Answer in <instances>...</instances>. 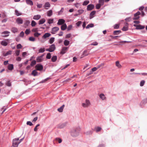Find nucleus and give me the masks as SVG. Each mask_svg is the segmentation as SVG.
<instances>
[{
	"mask_svg": "<svg viewBox=\"0 0 147 147\" xmlns=\"http://www.w3.org/2000/svg\"><path fill=\"white\" fill-rule=\"evenodd\" d=\"M49 49L50 52H53L55 49V47L54 45L52 44L50 46Z\"/></svg>",
	"mask_w": 147,
	"mask_h": 147,
	"instance_id": "ddd939ff",
	"label": "nucleus"
},
{
	"mask_svg": "<svg viewBox=\"0 0 147 147\" xmlns=\"http://www.w3.org/2000/svg\"><path fill=\"white\" fill-rule=\"evenodd\" d=\"M51 54L50 53H48L47 54L46 56V58L47 59H50L51 58Z\"/></svg>",
	"mask_w": 147,
	"mask_h": 147,
	"instance_id": "864d4df0",
	"label": "nucleus"
},
{
	"mask_svg": "<svg viewBox=\"0 0 147 147\" xmlns=\"http://www.w3.org/2000/svg\"><path fill=\"white\" fill-rule=\"evenodd\" d=\"M98 2L102 6L104 4V0H99Z\"/></svg>",
	"mask_w": 147,
	"mask_h": 147,
	"instance_id": "a18cd8bd",
	"label": "nucleus"
},
{
	"mask_svg": "<svg viewBox=\"0 0 147 147\" xmlns=\"http://www.w3.org/2000/svg\"><path fill=\"white\" fill-rule=\"evenodd\" d=\"M68 47H63L60 53L61 54H63L65 53L66 51L68 49Z\"/></svg>",
	"mask_w": 147,
	"mask_h": 147,
	"instance_id": "0eeeda50",
	"label": "nucleus"
},
{
	"mask_svg": "<svg viewBox=\"0 0 147 147\" xmlns=\"http://www.w3.org/2000/svg\"><path fill=\"white\" fill-rule=\"evenodd\" d=\"M32 74L34 76H36L38 75V72L36 70H34L32 73Z\"/></svg>",
	"mask_w": 147,
	"mask_h": 147,
	"instance_id": "c85d7f7f",
	"label": "nucleus"
},
{
	"mask_svg": "<svg viewBox=\"0 0 147 147\" xmlns=\"http://www.w3.org/2000/svg\"><path fill=\"white\" fill-rule=\"evenodd\" d=\"M42 4L37 3V7L39 8H41L42 7Z\"/></svg>",
	"mask_w": 147,
	"mask_h": 147,
	"instance_id": "338daca9",
	"label": "nucleus"
},
{
	"mask_svg": "<svg viewBox=\"0 0 147 147\" xmlns=\"http://www.w3.org/2000/svg\"><path fill=\"white\" fill-rule=\"evenodd\" d=\"M26 4L28 5L32 6L33 5V3L31 0H26Z\"/></svg>",
	"mask_w": 147,
	"mask_h": 147,
	"instance_id": "dca6fc26",
	"label": "nucleus"
},
{
	"mask_svg": "<svg viewBox=\"0 0 147 147\" xmlns=\"http://www.w3.org/2000/svg\"><path fill=\"white\" fill-rule=\"evenodd\" d=\"M44 55H42L37 57L36 59L37 61L38 62H42L43 60L42 57Z\"/></svg>",
	"mask_w": 147,
	"mask_h": 147,
	"instance_id": "2eb2a0df",
	"label": "nucleus"
},
{
	"mask_svg": "<svg viewBox=\"0 0 147 147\" xmlns=\"http://www.w3.org/2000/svg\"><path fill=\"white\" fill-rule=\"evenodd\" d=\"M38 31V28H34L32 29V32H35V33L37 32Z\"/></svg>",
	"mask_w": 147,
	"mask_h": 147,
	"instance_id": "3c124183",
	"label": "nucleus"
},
{
	"mask_svg": "<svg viewBox=\"0 0 147 147\" xmlns=\"http://www.w3.org/2000/svg\"><path fill=\"white\" fill-rule=\"evenodd\" d=\"M99 96L102 100H104L106 99V97L103 94H100Z\"/></svg>",
	"mask_w": 147,
	"mask_h": 147,
	"instance_id": "393cba45",
	"label": "nucleus"
},
{
	"mask_svg": "<svg viewBox=\"0 0 147 147\" xmlns=\"http://www.w3.org/2000/svg\"><path fill=\"white\" fill-rule=\"evenodd\" d=\"M116 66L118 68H120L121 67V65L119 63V62L118 61L116 62Z\"/></svg>",
	"mask_w": 147,
	"mask_h": 147,
	"instance_id": "c756f323",
	"label": "nucleus"
},
{
	"mask_svg": "<svg viewBox=\"0 0 147 147\" xmlns=\"http://www.w3.org/2000/svg\"><path fill=\"white\" fill-rule=\"evenodd\" d=\"M16 22L18 24H21L23 23V20L21 18H18L16 19Z\"/></svg>",
	"mask_w": 147,
	"mask_h": 147,
	"instance_id": "f8f14e48",
	"label": "nucleus"
},
{
	"mask_svg": "<svg viewBox=\"0 0 147 147\" xmlns=\"http://www.w3.org/2000/svg\"><path fill=\"white\" fill-rule=\"evenodd\" d=\"M92 132L91 130H89L85 133V134L86 135H89L91 134H92Z\"/></svg>",
	"mask_w": 147,
	"mask_h": 147,
	"instance_id": "ea45409f",
	"label": "nucleus"
},
{
	"mask_svg": "<svg viewBox=\"0 0 147 147\" xmlns=\"http://www.w3.org/2000/svg\"><path fill=\"white\" fill-rule=\"evenodd\" d=\"M36 23L34 20H32V21L31 25L32 27L36 25Z\"/></svg>",
	"mask_w": 147,
	"mask_h": 147,
	"instance_id": "37998d69",
	"label": "nucleus"
},
{
	"mask_svg": "<svg viewBox=\"0 0 147 147\" xmlns=\"http://www.w3.org/2000/svg\"><path fill=\"white\" fill-rule=\"evenodd\" d=\"M67 26L66 24H63L61 27V29L62 30H64L67 28Z\"/></svg>",
	"mask_w": 147,
	"mask_h": 147,
	"instance_id": "b1692460",
	"label": "nucleus"
},
{
	"mask_svg": "<svg viewBox=\"0 0 147 147\" xmlns=\"http://www.w3.org/2000/svg\"><path fill=\"white\" fill-rule=\"evenodd\" d=\"M64 45L65 46H67L69 45V41L67 40H65L64 42Z\"/></svg>",
	"mask_w": 147,
	"mask_h": 147,
	"instance_id": "2f4dec72",
	"label": "nucleus"
},
{
	"mask_svg": "<svg viewBox=\"0 0 147 147\" xmlns=\"http://www.w3.org/2000/svg\"><path fill=\"white\" fill-rule=\"evenodd\" d=\"M98 45V43L96 42H94L92 43L90 45H91L96 46Z\"/></svg>",
	"mask_w": 147,
	"mask_h": 147,
	"instance_id": "680f3d73",
	"label": "nucleus"
},
{
	"mask_svg": "<svg viewBox=\"0 0 147 147\" xmlns=\"http://www.w3.org/2000/svg\"><path fill=\"white\" fill-rule=\"evenodd\" d=\"M30 23V22L29 21L27 20L24 23V25L26 26H28Z\"/></svg>",
	"mask_w": 147,
	"mask_h": 147,
	"instance_id": "4d7b16f0",
	"label": "nucleus"
},
{
	"mask_svg": "<svg viewBox=\"0 0 147 147\" xmlns=\"http://www.w3.org/2000/svg\"><path fill=\"white\" fill-rule=\"evenodd\" d=\"M8 40H2L1 41V43L2 45L6 46L8 45Z\"/></svg>",
	"mask_w": 147,
	"mask_h": 147,
	"instance_id": "1a4fd4ad",
	"label": "nucleus"
},
{
	"mask_svg": "<svg viewBox=\"0 0 147 147\" xmlns=\"http://www.w3.org/2000/svg\"><path fill=\"white\" fill-rule=\"evenodd\" d=\"M90 101L88 100H86L85 103H83L82 104V107L84 108L88 107L90 105Z\"/></svg>",
	"mask_w": 147,
	"mask_h": 147,
	"instance_id": "7ed1b4c3",
	"label": "nucleus"
},
{
	"mask_svg": "<svg viewBox=\"0 0 147 147\" xmlns=\"http://www.w3.org/2000/svg\"><path fill=\"white\" fill-rule=\"evenodd\" d=\"M26 124L30 126L33 125V124L30 121H27L26 123Z\"/></svg>",
	"mask_w": 147,
	"mask_h": 147,
	"instance_id": "774afa93",
	"label": "nucleus"
},
{
	"mask_svg": "<svg viewBox=\"0 0 147 147\" xmlns=\"http://www.w3.org/2000/svg\"><path fill=\"white\" fill-rule=\"evenodd\" d=\"M89 1H84L83 3V5H86L89 3Z\"/></svg>",
	"mask_w": 147,
	"mask_h": 147,
	"instance_id": "603ef678",
	"label": "nucleus"
},
{
	"mask_svg": "<svg viewBox=\"0 0 147 147\" xmlns=\"http://www.w3.org/2000/svg\"><path fill=\"white\" fill-rule=\"evenodd\" d=\"M11 31L13 33H15L17 32L18 30L16 28L13 27L12 28Z\"/></svg>",
	"mask_w": 147,
	"mask_h": 147,
	"instance_id": "72a5a7b5",
	"label": "nucleus"
},
{
	"mask_svg": "<svg viewBox=\"0 0 147 147\" xmlns=\"http://www.w3.org/2000/svg\"><path fill=\"white\" fill-rule=\"evenodd\" d=\"M64 106V105H63L61 107L58 109V111L60 112H62L63 111Z\"/></svg>",
	"mask_w": 147,
	"mask_h": 147,
	"instance_id": "a878e982",
	"label": "nucleus"
},
{
	"mask_svg": "<svg viewBox=\"0 0 147 147\" xmlns=\"http://www.w3.org/2000/svg\"><path fill=\"white\" fill-rule=\"evenodd\" d=\"M94 26V24H88L86 27V29H88L90 28H92Z\"/></svg>",
	"mask_w": 147,
	"mask_h": 147,
	"instance_id": "f704fd0d",
	"label": "nucleus"
},
{
	"mask_svg": "<svg viewBox=\"0 0 147 147\" xmlns=\"http://www.w3.org/2000/svg\"><path fill=\"white\" fill-rule=\"evenodd\" d=\"M59 30V28L58 27H54L52 28L51 33L52 34H55Z\"/></svg>",
	"mask_w": 147,
	"mask_h": 147,
	"instance_id": "423d86ee",
	"label": "nucleus"
},
{
	"mask_svg": "<svg viewBox=\"0 0 147 147\" xmlns=\"http://www.w3.org/2000/svg\"><path fill=\"white\" fill-rule=\"evenodd\" d=\"M145 83V81L144 80L141 81L140 83V86H144Z\"/></svg>",
	"mask_w": 147,
	"mask_h": 147,
	"instance_id": "0e129e2a",
	"label": "nucleus"
},
{
	"mask_svg": "<svg viewBox=\"0 0 147 147\" xmlns=\"http://www.w3.org/2000/svg\"><path fill=\"white\" fill-rule=\"evenodd\" d=\"M55 38L53 37H52L49 40V42L50 44L52 43L54 41Z\"/></svg>",
	"mask_w": 147,
	"mask_h": 147,
	"instance_id": "49530a36",
	"label": "nucleus"
},
{
	"mask_svg": "<svg viewBox=\"0 0 147 147\" xmlns=\"http://www.w3.org/2000/svg\"><path fill=\"white\" fill-rule=\"evenodd\" d=\"M15 13L18 16H20L22 15V13L19 12V11L17 10H15Z\"/></svg>",
	"mask_w": 147,
	"mask_h": 147,
	"instance_id": "c9c22d12",
	"label": "nucleus"
},
{
	"mask_svg": "<svg viewBox=\"0 0 147 147\" xmlns=\"http://www.w3.org/2000/svg\"><path fill=\"white\" fill-rule=\"evenodd\" d=\"M147 102V98L144 99L140 103V105L141 104H144Z\"/></svg>",
	"mask_w": 147,
	"mask_h": 147,
	"instance_id": "4c0bfd02",
	"label": "nucleus"
},
{
	"mask_svg": "<svg viewBox=\"0 0 147 147\" xmlns=\"http://www.w3.org/2000/svg\"><path fill=\"white\" fill-rule=\"evenodd\" d=\"M22 46L21 45V44H19L17 45L16 48L17 49H21L22 48Z\"/></svg>",
	"mask_w": 147,
	"mask_h": 147,
	"instance_id": "5fc2aeb1",
	"label": "nucleus"
},
{
	"mask_svg": "<svg viewBox=\"0 0 147 147\" xmlns=\"http://www.w3.org/2000/svg\"><path fill=\"white\" fill-rule=\"evenodd\" d=\"M55 140L58 141L59 143H60L62 142L61 139L59 138H55Z\"/></svg>",
	"mask_w": 147,
	"mask_h": 147,
	"instance_id": "c03bdc74",
	"label": "nucleus"
},
{
	"mask_svg": "<svg viewBox=\"0 0 147 147\" xmlns=\"http://www.w3.org/2000/svg\"><path fill=\"white\" fill-rule=\"evenodd\" d=\"M101 129V128L100 127H98L95 128V130L96 132L100 131Z\"/></svg>",
	"mask_w": 147,
	"mask_h": 147,
	"instance_id": "a19ab883",
	"label": "nucleus"
},
{
	"mask_svg": "<svg viewBox=\"0 0 147 147\" xmlns=\"http://www.w3.org/2000/svg\"><path fill=\"white\" fill-rule=\"evenodd\" d=\"M41 17L40 15H35L34 16L33 19L35 20H38Z\"/></svg>",
	"mask_w": 147,
	"mask_h": 147,
	"instance_id": "aec40b11",
	"label": "nucleus"
},
{
	"mask_svg": "<svg viewBox=\"0 0 147 147\" xmlns=\"http://www.w3.org/2000/svg\"><path fill=\"white\" fill-rule=\"evenodd\" d=\"M66 125V123L60 124L58 125V127L60 128H62L64 127Z\"/></svg>",
	"mask_w": 147,
	"mask_h": 147,
	"instance_id": "412c9836",
	"label": "nucleus"
},
{
	"mask_svg": "<svg viewBox=\"0 0 147 147\" xmlns=\"http://www.w3.org/2000/svg\"><path fill=\"white\" fill-rule=\"evenodd\" d=\"M47 15L49 17H50L52 15L53 12L52 10H50L47 12Z\"/></svg>",
	"mask_w": 147,
	"mask_h": 147,
	"instance_id": "bb28decb",
	"label": "nucleus"
},
{
	"mask_svg": "<svg viewBox=\"0 0 147 147\" xmlns=\"http://www.w3.org/2000/svg\"><path fill=\"white\" fill-rule=\"evenodd\" d=\"M134 26L136 27V30L143 29L145 28V26H142L141 25H136L134 24Z\"/></svg>",
	"mask_w": 147,
	"mask_h": 147,
	"instance_id": "39448f33",
	"label": "nucleus"
},
{
	"mask_svg": "<svg viewBox=\"0 0 147 147\" xmlns=\"http://www.w3.org/2000/svg\"><path fill=\"white\" fill-rule=\"evenodd\" d=\"M53 19H50L48 20V23L49 24H51L53 23Z\"/></svg>",
	"mask_w": 147,
	"mask_h": 147,
	"instance_id": "09e8293b",
	"label": "nucleus"
},
{
	"mask_svg": "<svg viewBox=\"0 0 147 147\" xmlns=\"http://www.w3.org/2000/svg\"><path fill=\"white\" fill-rule=\"evenodd\" d=\"M10 32L8 31H5L2 33L1 34L4 37H7L9 36V34Z\"/></svg>",
	"mask_w": 147,
	"mask_h": 147,
	"instance_id": "9d476101",
	"label": "nucleus"
},
{
	"mask_svg": "<svg viewBox=\"0 0 147 147\" xmlns=\"http://www.w3.org/2000/svg\"><path fill=\"white\" fill-rule=\"evenodd\" d=\"M141 14L140 12V11H138L136 13L134 14V18H133L134 20H136L140 18L139 16Z\"/></svg>",
	"mask_w": 147,
	"mask_h": 147,
	"instance_id": "20e7f679",
	"label": "nucleus"
},
{
	"mask_svg": "<svg viewBox=\"0 0 147 147\" xmlns=\"http://www.w3.org/2000/svg\"><path fill=\"white\" fill-rule=\"evenodd\" d=\"M82 22L81 21H79L76 24V26L78 27H79L82 24Z\"/></svg>",
	"mask_w": 147,
	"mask_h": 147,
	"instance_id": "de8ad7c7",
	"label": "nucleus"
},
{
	"mask_svg": "<svg viewBox=\"0 0 147 147\" xmlns=\"http://www.w3.org/2000/svg\"><path fill=\"white\" fill-rule=\"evenodd\" d=\"M13 69V66L12 64H9L8 66V69L9 70H12Z\"/></svg>",
	"mask_w": 147,
	"mask_h": 147,
	"instance_id": "4be33fe9",
	"label": "nucleus"
},
{
	"mask_svg": "<svg viewBox=\"0 0 147 147\" xmlns=\"http://www.w3.org/2000/svg\"><path fill=\"white\" fill-rule=\"evenodd\" d=\"M84 11L83 10L80 9V10H78V14H79V15H80Z\"/></svg>",
	"mask_w": 147,
	"mask_h": 147,
	"instance_id": "bf43d9fd",
	"label": "nucleus"
},
{
	"mask_svg": "<svg viewBox=\"0 0 147 147\" xmlns=\"http://www.w3.org/2000/svg\"><path fill=\"white\" fill-rule=\"evenodd\" d=\"M36 61L33 60V61H32V62L30 64L31 66H33L34 65L36 64Z\"/></svg>",
	"mask_w": 147,
	"mask_h": 147,
	"instance_id": "13d9d810",
	"label": "nucleus"
},
{
	"mask_svg": "<svg viewBox=\"0 0 147 147\" xmlns=\"http://www.w3.org/2000/svg\"><path fill=\"white\" fill-rule=\"evenodd\" d=\"M37 70L40 71L43 69L42 65L40 64H37L35 66Z\"/></svg>",
	"mask_w": 147,
	"mask_h": 147,
	"instance_id": "6e6552de",
	"label": "nucleus"
},
{
	"mask_svg": "<svg viewBox=\"0 0 147 147\" xmlns=\"http://www.w3.org/2000/svg\"><path fill=\"white\" fill-rule=\"evenodd\" d=\"M101 6V5H100V4H99V3L97 4L96 5V9H98L100 8V7Z\"/></svg>",
	"mask_w": 147,
	"mask_h": 147,
	"instance_id": "69168bd1",
	"label": "nucleus"
},
{
	"mask_svg": "<svg viewBox=\"0 0 147 147\" xmlns=\"http://www.w3.org/2000/svg\"><path fill=\"white\" fill-rule=\"evenodd\" d=\"M96 11H92L90 14V19H91L93 17V16L95 14Z\"/></svg>",
	"mask_w": 147,
	"mask_h": 147,
	"instance_id": "5701e85b",
	"label": "nucleus"
},
{
	"mask_svg": "<svg viewBox=\"0 0 147 147\" xmlns=\"http://www.w3.org/2000/svg\"><path fill=\"white\" fill-rule=\"evenodd\" d=\"M29 40L32 41H34L35 40V38L33 37H30L29 38Z\"/></svg>",
	"mask_w": 147,
	"mask_h": 147,
	"instance_id": "6e6d98bb",
	"label": "nucleus"
},
{
	"mask_svg": "<svg viewBox=\"0 0 147 147\" xmlns=\"http://www.w3.org/2000/svg\"><path fill=\"white\" fill-rule=\"evenodd\" d=\"M12 52V51H7L6 53L3 54V55L4 56H7L9 55H10L11 54Z\"/></svg>",
	"mask_w": 147,
	"mask_h": 147,
	"instance_id": "7c9ffc66",
	"label": "nucleus"
},
{
	"mask_svg": "<svg viewBox=\"0 0 147 147\" xmlns=\"http://www.w3.org/2000/svg\"><path fill=\"white\" fill-rule=\"evenodd\" d=\"M51 7V5L50 3L48 2H47L45 3L44 5V7L46 9H48L47 7L49 8Z\"/></svg>",
	"mask_w": 147,
	"mask_h": 147,
	"instance_id": "6ab92c4d",
	"label": "nucleus"
},
{
	"mask_svg": "<svg viewBox=\"0 0 147 147\" xmlns=\"http://www.w3.org/2000/svg\"><path fill=\"white\" fill-rule=\"evenodd\" d=\"M57 59L56 56H53L51 58V61L53 62H55Z\"/></svg>",
	"mask_w": 147,
	"mask_h": 147,
	"instance_id": "473e14b6",
	"label": "nucleus"
},
{
	"mask_svg": "<svg viewBox=\"0 0 147 147\" xmlns=\"http://www.w3.org/2000/svg\"><path fill=\"white\" fill-rule=\"evenodd\" d=\"M45 22V19H42L40 20L39 21V24H44Z\"/></svg>",
	"mask_w": 147,
	"mask_h": 147,
	"instance_id": "cd10ccee",
	"label": "nucleus"
},
{
	"mask_svg": "<svg viewBox=\"0 0 147 147\" xmlns=\"http://www.w3.org/2000/svg\"><path fill=\"white\" fill-rule=\"evenodd\" d=\"M45 51V49L43 48H40L38 51V53H42Z\"/></svg>",
	"mask_w": 147,
	"mask_h": 147,
	"instance_id": "58836bf2",
	"label": "nucleus"
},
{
	"mask_svg": "<svg viewBox=\"0 0 147 147\" xmlns=\"http://www.w3.org/2000/svg\"><path fill=\"white\" fill-rule=\"evenodd\" d=\"M20 142L21 141L19 140V138L14 139L13 141V146L14 147H17Z\"/></svg>",
	"mask_w": 147,
	"mask_h": 147,
	"instance_id": "f03ea898",
	"label": "nucleus"
},
{
	"mask_svg": "<svg viewBox=\"0 0 147 147\" xmlns=\"http://www.w3.org/2000/svg\"><path fill=\"white\" fill-rule=\"evenodd\" d=\"M65 20L63 19H60L58 20L57 24L58 25H61L64 24L65 22Z\"/></svg>",
	"mask_w": 147,
	"mask_h": 147,
	"instance_id": "4468645a",
	"label": "nucleus"
},
{
	"mask_svg": "<svg viewBox=\"0 0 147 147\" xmlns=\"http://www.w3.org/2000/svg\"><path fill=\"white\" fill-rule=\"evenodd\" d=\"M94 5L93 4L89 5L87 7V10L88 11L91 10L94 8Z\"/></svg>",
	"mask_w": 147,
	"mask_h": 147,
	"instance_id": "9b49d317",
	"label": "nucleus"
},
{
	"mask_svg": "<svg viewBox=\"0 0 147 147\" xmlns=\"http://www.w3.org/2000/svg\"><path fill=\"white\" fill-rule=\"evenodd\" d=\"M119 24H116L113 26V28L115 29H117L119 28Z\"/></svg>",
	"mask_w": 147,
	"mask_h": 147,
	"instance_id": "79ce46f5",
	"label": "nucleus"
},
{
	"mask_svg": "<svg viewBox=\"0 0 147 147\" xmlns=\"http://www.w3.org/2000/svg\"><path fill=\"white\" fill-rule=\"evenodd\" d=\"M121 32V30H115L113 32V34L114 35H117L119 33Z\"/></svg>",
	"mask_w": 147,
	"mask_h": 147,
	"instance_id": "e433bc0d",
	"label": "nucleus"
},
{
	"mask_svg": "<svg viewBox=\"0 0 147 147\" xmlns=\"http://www.w3.org/2000/svg\"><path fill=\"white\" fill-rule=\"evenodd\" d=\"M51 35L49 33H45L42 36L43 38H47L49 37Z\"/></svg>",
	"mask_w": 147,
	"mask_h": 147,
	"instance_id": "a211bd4d",
	"label": "nucleus"
},
{
	"mask_svg": "<svg viewBox=\"0 0 147 147\" xmlns=\"http://www.w3.org/2000/svg\"><path fill=\"white\" fill-rule=\"evenodd\" d=\"M30 32L29 29H27L25 31V33L26 35H28L30 33Z\"/></svg>",
	"mask_w": 147,
	"mask_h": 147,
	"instance_id": "e2e57ef3",
	"label": "nucleus"
},
{
	"mask_svg": "<svg viewBox=\"0 0 147 147\" xmlns=\"http://www.w3.org/2000/svg\"><path fill=\"white\" fill-rule=\"evenodd\" d=\"M40 35V34L39 33L37 32L35 33L34 34V35L35 37H38Z\"/></svg>",
	"mask_w": 147,
	"mask_h": 147,
	"instance_id": "8fccbe9b",
	"label": "nucleus"
},
{
	"mask_svg": "<svg viewBox=\"0 0 147 147\" xmlns=\"http://www.w3.org/2000/svg\"><path fill=\"white\" fill-rule=\"evenodd\" d=\"M80 129L76 128L72 129L71 131V136L74 137H76L78 136L79 134Z\"/></svg>",
	"mask_w": 147,
	"mask_h": 147,
	"instance_id": "f257e3e1",
	"label": "nucleus"
},
{
	"mask_svg": "<svg viewBox=\"0 0 147 147\" xmlns=\"http://www.w3.org/2000/svg\"><path fill=\"white\" fill-rule=\"evenodd\" d=\"M128 24L127 23H125V26H124L122 29V30L123 31H126L128 30Z\"/></svg>",
	"mask_w": 147,
	"mask_h": 147,
	"instance_id": "f3484780",
	"label": "nucleus"
},
{
	"mask_svg": "<svg viewBox=\"0 0 147 147\" xmlns=\"http://www.w3.org/2000/svg\"><path fill=\"white\" fill-rule=\"evenodd\" d=\"M20 50H17L15 52V54H16V56H18L20 55Z\"/></svg>",
	"mask_w": 147,
	"mask_h": 147,
	"instance_id": "052dcab7",
	"label": "nucleus"
}]
</instances>
